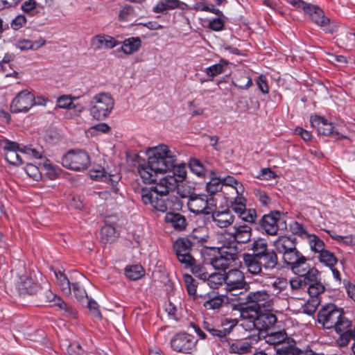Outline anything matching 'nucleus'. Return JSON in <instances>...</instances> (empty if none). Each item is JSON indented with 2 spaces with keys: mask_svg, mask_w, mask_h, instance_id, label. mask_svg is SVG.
Returning <instances> with one entry per match:
<instances>
[{
  "mask_svg": "<svg viewBox=\"0 0 355 355\" xmlns=\"http://www.w3.org/2000/svg\"><path fill=\"white\" fill-rule=\"evenodd\" d=\"M173 175H167L162 178L158 183L150 187L141 188L139 193L143 203L150 205L153 209L165 212L168 209L166 196L178 186V182L182 181L187 175L184 164H176L171 168Z\"/></svg>",
  "mask_w": 355,
  "mask_h": 355,
  "instance_id": "f257e3e1",
  "label": "nucleus"
},
{
  "mask_svg": "<svg viewBox=\"0 0 355 355\" xmlns=\"http://www.w3.org/2000/svg\"><path fill=\"white\" fill-rule=\"evenodd\" d=\"M147 154V162L140 164L137 168L140 177L146 184L155 182L158 174L170 171L177 162L175 152L164 144L149 149Z\"/></svg>",
  "mask_w": 355,
  "mask_h": 355,
  "instance_id": "f03ea898",
  "label": "nucleus"
},
{
  "mask_svg": "<svg viewBox=\"0 0 355 355\" xmlns=\"http://www.w3.org/2000/svg\"><path fill=\"white\" fill-rule=\"evenodd\" d=\"M235 320H227L221 322L219 324H214L211 320H205L202 323L203 329L209 332L211 336L218 339L223 345L229 347L228 352L230 354L243 355L252 352V344L248 341L235 340L230 342L227 338L236 325Z\"/></svg>",
  "mask_w": 355,
  "mask_h": 355,
  "instance_id": "7ed1b4c3",
  "label": "nucleus"
},
{
  "mask_svg": "<svg viewBox=\"0 0 355 355\" xmlns=\"http://www.w3.org/2000/svg\"><path fill=\"white\" fill-rule=\"evenodd\" d=\"M317 322L323 329H334L339 336L350 324L343 308L334 303H327L321 306L317 313Z\"/></svg>",
  "mask_w": 355,
  "mask_h": 355,
  "instance_id": "20e7f679",
  "label": "nucleus"
},
{
  "mask_svg": "<svg viewBox=\"0 0 355 355\" xmlns=\"http://www.w3.org/2000/svg\"><path fill=\"white\" fill-rule=\"evenodd\" d=\"M182 189L178 187V193L186 200L188 209L191 212L196 215L211 214L212 207L216 206V200L213 196L205 193L196 194L190 191L186 192Z\"/></svg>",
  "mask_w": 355,
  "mask_h": 355,
  "instance_id": "39448f33",
  "label": "nucleus"
},
{
  "mask_svg": "<svg viewBox=\"0 0 355 355\" xmlns=\"http://www.w3.org/2000/svg\"><path fill=\"white\" fill-rule=\"evenodd\" d=\"M89 105L91 116L96 120L103 121L112 112L114 100L110 93L100 92L93 96Z\"/></svg>",
  "mask_w": 355,
  "mask_h": 355,
  "instance_id": "423d86ee",
  "label": "nucleus"
},
{
  "mask_svg": "<svg viewBox=\"0 0 355 355\" xmlns=\"http://www.w3.org/2000/svg\"><path fill=\"white\" fill-rule=\"evenodd\" d=\"M244 303L251 304L256 311L272 309L275 297L269 291L262 289L248 292L244 297Z\"/></svg>",
  "mask_w": 355,
  "mask_h": 355,
  "instance_id": "0eeeda50",
  "label": "nucleus"
},
{
  "mask_svg": "<svg viewBox=\"0 0 355 355\" xmlns=\"http://www.w3.org/2000/svg\"><path fill=\"white\" fill-rule=\"evenodd\" d=\"M64 167L76 171L87 169L90 164L88 153L83 150H69L62 157Z\"/></svg>",
  "mask_w": 355,
  "mask_h": 355,
  "instance_id": "6e6552de",
  "label": "nucleus"
},
{
  "mask_svg": "<svg viewBox=\"0 0 355 355\" xmlns=\"http://www.w3.org/2000/svg\"><path fill=\"white\" fill-rule=\"evenodd\" d=\"M198 340L191 334L180 332L171 340V347L176 352L192 354L197 351Z\"/></svg>",
  "mask_w": 355,
  "mask_h": 355,
  "instance_id": "1a4fd4ad",
  "label": "nucleus"
},
{
  "mask_svg": "<svg viewBox=\"0 0 355 355\" xmlns=\"http://www.w3.org/2000/svg\"><path fill=\"white\" fill-rule=\"evenodd\" d=\"M237 259L236 249L228 248L226 243H224L218 254L211 259L210 263L216 270L225 271Z\"/></svg>",
  "mask_w": 355,
  "mask_h": 355,
  "instance_id": "9d476101",
  "label": "nucleus"
},
{
  "mask_svg": "<svg viewBox=\"0 0 355 355\" xmlns=\"http://www.w3.org/2000/svg\"><path fill=\"white\" fill-rule=\"evenodd\" d=\"M284 223L282 214L279 211H271L264 214L259 220V228L261 231L270 236L278 234L280 226Z\"/></svg>",
  "mask_w": 355,
  "mask_h": 355,
  "instance_id": "9b49d317",
  "label": "nucleus"
},
{
  "mask_svg": "<svg viewBox=\"0 0 355 355\" xmlns=\"http://www.w3.org/2000/svg\"><path fill=\"white\" fill-rule=\"evenodd\" d=\"M304 11L309 15L312 21L322 28L325 33L332 34L337 31V26L331 24L330 19L324 15V12L319 6L309 3Z\"/></svg>",
  "mask_w": 355,
  "mask_h": 355,
  "instance_id": "f8f14e48",
  "label": "nucleus"
},
{
  "mask_svg": "<svg viewBox=\"0 0 355 355\" xmlns=\"http://www.w3.org/2000/svg\"><path fill=\"white\" fill-rule=\"evenodd\" d=\"M310 122L313 128H316L320 135L328 137H335L336 139H345L348 137L340 133L334 124L327 119L318 115L311 116Z\"/></svg>",
  "mask_w": 355,
  "mask_h": 355,
  "instance_id": "ddd939ff",
  "label": "nucleus"
},
{
  "mask_svg": "<svg viewBox=\"0 0 355 355\" xmlns=\"http://www.w3.org/2000/svg\"><path fill=\"white\" fill-rule=\"evenodd\" d=\"M35 105V96L27 89L19 92L10 103V110L13 113L27 112Z\"/></svg>",
  "mask_w": 355,
  "mask_h": 355,
  "instance_id": "4468645a",
  "label": "nucleus"
},
{
  "mask_svg": "<svg viewBox=\"0 0 355 355\" xmlns=\"http://www.w3.org/2000/svg\"><path fill=\"white\" fill-rule=\"evenodd\" d=\"M234 232L227 233L228 240L225 241L228 248H235V243L245 244L250 241L252 229L248 225H241L234 227Z\"/></svg>",
  "mask_w": 355,
  "mask_h": 355,
  "instance_id": "2eb2a0df",
  "label": "nucleus"
},
{
  "mask_svg": "<svg viewBox=\"0 0 355 355\" xmlns=\"http://www.w3.org/2000/svg\"><path fill=\"white\" fill-rule=\"evenodd\" d=\"M178 260L182 265H189L193 257L191 252L196 249L187 238L178 239L173 245Z\"/></svg>",
  "mask_w": 355,
  "mask_h": 355,
  "instance_id": "dca6fc26",
  "label": "nucleus"
},
{
  "mask_svg": "<svg viewBox=\"0 0 355 355\" xmlns=\"http://www.w3.org/2000/svg\"><path fill=\"white\" fill-rule=\"evenodd\" d=\"M225 278V289L227 291H232L243 288L246 284L243 273L239 269H231L224 273Z\"/></svg>",
  "mask_w": 355,
  "mask_h": 355,
  "instance_id": "f3484780",
  "label": "nucleus"
},
{
  "mask_svg": "<svg viewBox=\"0 0 355 355\" xmlns=\"http://www.w3.org/2000/svg\"><path fill=\"white\" fill-rule=\"evenodd\" d=\"M258 315L254 321V327L260 331L268 330L274 327L277 322V318L273 308L268 310L258 311Z\"/></svg>",
  "mask_w": 355,
  "mask_h": 355,
  "instance_id": "a211bd4d",
  "label": "nucleus"
},
{
  "mask_svg": "<svg viewBox=\"0 0 355 355\" xmlns=\"http://www.w3.org/2000/svg\"><path fill=\"white\" fill-rule=\"evenodd\" d=\"M282 260L283 263L288 268H290L293 272H299L303 271L302 268L305 266L308 258L298 249H296Z\"/></svg>",
  "mask_w": 355,
  "mask_h": 355,
  "instance_id": "6ab92c4d",
  "label": "nucleus"
},
{
  "mask_svg": "<svg viewBox=\"0 0 355 355\" xmlns=\"http://www.w3.org/2000/svg\"><path fill=\"white\" fill-rule=\"evenodd\" d=\"M120 44L121 42L116 40L114 37L106 34L96 35L92 37L90 41L91 48L94 51L112 49Z\"/></svg>",
  "mask_w": 355,
  "mask_h": 355,
  "instance_id": "aec40b11",
  "label": "nucleus"
},
{
  "mask_svg": "<svg viewBox=\"0 0 355 355\" xmlns=\"http://www.w3.org/2000/svg\"><path fill=\"white\" fill-rule=\"evenodd\" d=\"M274 247L277 253L282 255V259L294 252L297 248V239L291 236H279L274 241Z\"/></svg>",
  "mask_w": 355,
  "mask_h": 355,
  "instance_id": "412c9836",
  "label": "nucleus"
},
{
  "mask_svg": "<svg viewBox=\"0 0 355 355\" xmlns=\"http://www.w3.org/2000/svg\"><path fill=\"white\" fill-rule=\"evenodd\" d=\"M17 288L20 295H35L42 288L40 284L28 275L20 276L17 283Z\"/></svg>",
  "mask_w": 355,
  "mask_h": 355,
  "instance_id": "4be33fe9",
  "label": "nucleus"
},
{
  "mask_svg": "<svg viewBox=\"0 0 355 355\" xmlns=\"http://www.w3.org/2000/svg\"><path fill=\"white\" fill-rule=\"evenodd\" d=\"M90 175L92 178L95 180H101L107 184L110 187L112 191L116 194L119 191V182L121 177L119 173L107 174L104 169L91 171Z\"/></svg>",
  "mask_w": 355,
  "mask_h": 355,
  "instance_id": "5701e85b",
  "label": "nucleus"
},
{
  "mask_svg": "<svg viewBox=\"0 0 355 355\" xmlns=\"http://www.w3.org/2000/svg\"><path fill=\"white\" fill-rule=\"evenodd\" d=\"M197 302L199 304H202L207 310H216L222 306L224 298L223 295L211 291L205 295H199V300Z\"/></svg>",
  "mask_w": 355,
  "mask_h": 355,
  "instance_id": "b1692460",
  "label": "nucleus"
},
{
  "mask_svg": "<svg viewBox=\"0 0 355 355\" xmlns=\"http://www.w3.org/2000/svg\"><path fill=\"white\" fill-rule=\"evenodd\" d=\"M211 213L212 221L220 228H227L234 222L235 217L229 209H225L223 211H211Z\"/></svg>",
  "mask_w": 355,
  "mask_h": 355,
  "instance_id": "393cba45",
  "label": "nucleus"
},
{
  "mask_svg": "<svg viewBox=\"0 0 355 355\" xmlns=\"http://www.w3.org/2000/svg\"><path fill=\"white\" fill-rule=\"evenodd\" d=\"M186 238L196 249L207 242L209 239L208 229L203 226L198 227L193 229L192 232Z\"/></svg>",
  "mask_w": 355,
  "mask_h": 355,
  "instance_id": "a878e982",
  "label": "nucleus"
},
{
  "mask_svg": "<svg viewBox=\"0 0 355 355\" xmlns=\"http://www.w3.org/2000/svg\"><path fill=\"white\" fill-rule=\"evenodd\" d=\"M265 342L270 345H273L275 351L277 349L284 346L289 345L286 340L288 335L285 330H279L267 334L265 337Z\"/></svg>",
  "mask_w": 355,
  "mask_h": 355,
  "instance_id": "bb28decb",
  "label": "nucleus"
},
{
  "mask_svg": "<svg viewBox=\"0 0 355 355\" xmlns=\"http://www.w3.org/2000/svg\"><path fill=\"white\" fill-rule=\"evenodd\" d=\"M6 160L10 164L19 166L20 162L15 159V150L19 148V144L17 142L4 139L1 143Z\"/></svg>",
  "mask_w": 355,
  "mask_h": 355,
  "instance_id": "cd10ccee",
  "label": "nucleus"
},
{
  "mask_svg": "<svg viewBox=\"0 0 355 355\" xmlns=\"http://www.w3.org/2000/svg\"><path fill=\"white\" fill-rule=\"evenodd\" d=\"M232 83L239 89H248L252 85V80L249 73L244 69L236 71Z\"/></svg>",
  "mask_w": 355,
  "mask_h": 355,
  "instance_id": "c85d7f7f",
  "label": "nucleus"
},
{
  "mask_svg": "<svg viewBox=\"0 0 355 355\" xmlns=\"http://www.w3.org/2000/svg\"><path fill=\"white\" fill-rule=\"evenodd\" d=\"M243 260L245 266L250 273L257 275L261 272L263 267L259 257L252 254L244 253L243 254Z\"/></svg>",
  "mask_w": 355,
  "mask_h": 355,
  "instance_id": "c756f323",
  "label": "nucleus"
},
{
  "mask_svg": "<svg viewBox=\"0 0 355 355\" xmlns=\"http://www.w3.org/2000/svg\"><path fill=\"white\" fill-rule=\"evenodd\" d=\"M121 44L122 45L116 50L117 52L132 55L139 50L141 46V40L139 37H131L125 39Z\"/></svg>",
  "mask_w": 355,
  "mask_h": 355,
  "instance_id": "7c9ffc66",
  "label": "nucleus"
},
{
  "mask_svg": "<svg viewBox=\"0 0 355 355\" xmlns=\"http://www.w3.org/2000/svg\"><path fill=\"white\" fill-rule=\"evenodd\" d=\"M164 220L166 223L171 224L177 231L184 230L187 225L185 217L179 213L167 212L165 215Z\"/></svg>",
  "mask_w": 355,
  "mask_h": 355,
  "instance_id": "2f4dec72",
  "label": "nucleus"
},
{
  "mask_svg": "<svg viewBox=\"0 0 355 355\" xmlns=\"http://www.w3.org/2000/svg\"><path fill=\"white\" fill-rule=\"evenodd\" d=\"M262 267L266 270L275 269L278 264L277 252L268 250L259 256Z\"/></svg>",
  "mask_w": 355,
  "mask_h": 355,
  "instance_id": "473e14b6",
  "label": "nucleus"
},
{
  "mask_svg": "<svg viewBox=\"0 0 355 355\" xmlns=\"http://www.w3.org/2000/svg\"><path fill=\"white\" fill-rule=\"evenodd\" d=\"M186 3L180 0H162L159 1L153 8L155 13H164L169 10L183 8Z\"/></svg>",
  "mask_w": 355,
  "mask_h": 355,
  "instance_id": "72a5a7b5",
  "label": "nucleus"
},
{
  "mask_svg": "<svg viewBox=\"0 0 355 355\" xmlns=\"http://www.w3.org/2000/svg\"><path fill=\"white\" fill-rule=\"evenodd\" d=\"M302 270L304 271L294 273L300 275L303 282H305L306 286L319 280V271L315 267L310 268L307 262L305 266L302 268Z\"/></svg>",
  "mask_w": 355,
  "mask_h": 355,
  "instance_id": "f704fd0d",
  "label": "nucleus"
},
{
  "mask_svg": "<svg viewBox=\"0 0 355 355\" xmlns=\"http://www.w3.org/2000/svg\"><path fill=\"white\" fill-rule=\"evenodd\" d=\"M183 282L185 288L189 297L193 300H199V295H197L198 282L189 274L183 275Z\"/></svg>",
  "mask_w": 355,
  "mask_h": 355,
  "instance_id": "c9c22d12",
  "label": "nucleus"
},
{
  "mask_svg": "<svg viewBox=\"0 0 355 355\" xmlns=\"http://www.w3.org/2000/svg\"><path fill=\"white\" fill-rule=\"evenodd\" d=\"M355 338V325L353 326L352 320L350 324L341 334H340L337 339V344L339 347L347 346L352 338Z\"/></svg>",
  "mask_w": 355,
  "mask_h": 355,
  "instance_id": "e433bc0d",
  "label": "nucleus"
},
{
  "mask_svg": "<svg viewBox=\"0 0 355 355\" xmlns=\"http://www.w3.org/2000/svg\"><path fill=\"white\" fill-rule=\"evenodd\" d=\"M183 266L186 269H189L191 272L200 279L205 281L206 277H208L209 273L206 271L205 266L200 263H197L194 257L189 266L184 264Z\"/></svg>",
  "mask_w": 355,
  "mask_h": 355,
  "instance_id": "4c0bfd02",
  "label": "nucleus"
},
{
  "mask_svg": "<svg viewBox=\"0 0 355 355\" xmlns=\"http://www.w3.org/2000/svg\"><path fill=\"white\" fill-rule=\"evenodd\" d=\"M228 62L221 59L220 62L217 64H214L211 65L205 69V72L207 75V76L210 77L213 80V78L223 73H224L227 67Z\"/></svg>",
  "mask_w": 355,
  "mask_h": 355,
  "instance_id": "58836bf2",
  "label": "nucleus"
},
{
  "mask_svg": "<svg viewBox=\"0 0 355 355\" xmlns=\"http://www.w3.org/2000/svg\"><path fill=\"white\" fill-rule=\"evenodd\" d=\"M57 283L60 288L62 293L65 295H69L71 293V284L64 272L61 271H54Z\"/></svg>",
  "mask_w": 355,
  "mask_h": 355,
  "instance_id": "ea45409f",
  "label": "nucleus"
},
{
  "mask_svg": "<svg viewBox=\"0 0 355 355\" xmlns=\"http://www.w3.org/2000/svg\"><path fill=\"white\" fill-rule=\"evenodd\" d=\"M101 236L104 243H112L119 237V234L114 226L105 224L101 230Z\"/></svg>",
  "mask_w": 355,
  "mask_h": 355,
  "instance_id": "a19ab883",
  "label": "nucleus"
},
{
  "mask_svg": "<svg viewBox=\"0 0 355 355\" xmlns=\"http://www.w3.org/2000/svg\"><path fill=\"white\" fill-rule=\"evenodd\" d=\"M209 176L210 181L207 183L206 189L207 192L210 193L209 196H212V195L222 189L223 184L221 178H216L214 171H211L209 172Z\"/></svg>",
  "mask_w": 355,
  "mask_h": 355,
  "instance_id": "79ce46f5",
  "label": "nucleus"
},
{
  "mask_svg": "<svg viewBox=\"0 0 355 355\" xmlns=\"http://www.w3.org/2000/svg\"><path fill=\"white\" fill-rule=\"evenodd\" d=\"M318 259L320 263L329 268L335 266L338 263V259L335 254L325 249L319 253Z\"/></svg>",
  "mask_w": 355,
  "mask_h": 355,
  "instance_id": "37998d69",
  "label": "nucleus"
},
{
  "mask_svg": "<svg viewBox=\"0 0 355 355\" xmlns=\"http://www.w3.org/2000/svg\"><path fill=\"white\" fill-rule=\"evenodd\" d=\"M223 186L231 187L236 194H243L245 187L243 184L237 181L233 176L227 175L221 178Z\"/></svg>",
  "mask_w": 355,
  "mask_h": 355,
  "instance_id": "c03bdc74",
  "label": "nucleus"
},
{
  "mask_svg": "<svg viewBox=\"0 0 355 355\" xmlns=\"http://www.w3.org/2000/svg\"><path fill=\"white\" fill-rule=\"evenodd\" d=\"M144 273L145 271L141 265L127 266L125 269V274L127 278L133 281L139 279Z\"/></svg>",
  "mask_w": 355,
  "mask_h": 355,
  "instance_id": "a18cd8bd",
  "label": "nucleus"
},
{
  "mask_svg": "<svg viewBox=\"0 0 355 355\" xmlns=\"http://www.w3.org/2000/svg\"><path fill=\"white\" fill-rule=\"evenodd\" d=\"M308 240L311 250L315 252L320 253L324 250V243L317 235L309 234L306 238Z\"/></svg>",
  "mask_w": 355,
  "mask_h": 355,
  "instance_id": "49530a36",
  "label": "nucleus"
},
{
  "mask_svg": "<svg viewBox=\"0 0 355 355\" xmlns=\"http://www.w3.org/2000/svg\"><path fill=\"white\" fill-rule=\"evenodd\" d=\"M238 218L241 219L242 221L253 224L255 223L257 218V214L255 209L253 208H249L247 209L245 207L243 210L240 211L238 214H236Z\"/></svg>",
  "mask_w": 355,
  "mask_h": 355,
  "instance_id": "de8ad7c7",
  "label": "nucleus"
},
{
  "mask_svg": "<svg viewBox=\"0 0 355 355\" xmlns=\"http://www.w3.org/2000/svg\"><path fill=\"white\" fill-rule=\"evenodd\" d=\"M205 281L207 282V284L210 288L216 289L225 284V278L224 274L215 272L211 275L208 274V277H206Z\"/></svg>",
  "mask_w": 355,
  "mask_h": 355,
  "instance_id": "09e8293b",
  "label": "nucleus"
},
{
  "mask_svg": "<svg viewBox=\"0 0 355 355\" xmlns=\"http://www.w3.org/2000/svg\"><path fill=\"white\" fill-rule=\"evenodd\" d=\"M246 203L247 199L243 196V194H236V196L232 200H230V206L232 211L238 214L245 209Z\"/></svg>",
  "mask_w": 355,
  "mask_h": 355,
  "instance_id": "8fccbe9b",
  "label": "nucleus"
},
{
  "mask_svg": "<svg viewBox=\"0 0 355 355\" xmlns=\"http://www.w3.org/2000/svg\"><path fill=\"white\" fill-rule=\"evenodd\" d=\"M306 290L310 298H319V296L324 292L325 287L320 280H318L308 285Z\"/></svg>",
  "mask_w": 355,
  "mask_h": 355,
  "instance_id": "3c124183",
  "label": "nucleus"
},
{
  "mask_svg": "<svg viewBox=\"0 0 355 355\" xmlns=\"http://www.w3.org/2000/svg\"><path fill=\"white\" fill-rule=\"evenodd\" d=\"M189 168L191 171L198 178H205L208 173L202 164L197 159H191L189 162Z\"/></svg>",
  "mask_w": 355,
  "mask_h": 355,
  "instance_id": "603ef678",
  "label": "nucleus"
},
{
  "mask_svg": "<svg viewBox=\"0 0 355 355\" xmlns=\"http://www.w3.org/2000/svg\"><path fill=\"white\" fill-rule=\"evenodd\" d=\"M135 17L136 14L130 6H123L119 11L118 19L121 21H130Z\"/></svg>",
  "mask_w": 355,
  "mask_h": 355,
  "instance_id": "864d4df0",
  "label": "nucleus"
},
{
  "mask_svg": "<svg viewBox=\"0 0 355 355\" xmlns=\"http://www.w3.org/2000/svg\"><path fill=\"white\" fill-rule=\"evenodd\" d=\"M251 250L254 252L252 254L259 257L269 249L268 248V243L266 240L259 238L253 241Z\"/></svg>",
  "mask_w": 355,
  "mask_h": 355,
  "instance_id": "5fc2aeb1",
  "label": "nucleus"
},
{
  "mask_svg": "<svg viewBox=\"0 0 355 355\" xmlns=\"http://www.w3.org/2000/svg\"><path fill=\"white\" fill-rule=\"evenodd\" d=\"M286 355H315L316 352H313L311 349L307 347L302 349L292 345L284 346Z\"/></svg>",
  "mask_w": 355,
  "mask_h": 355,
  "instance_id": "6e6d98bb",
  "label": "nucleus"
},
{
  "mask_svg": "<svg viewBox=\"0 0 355 355\" xmlns=\"http://www.w3.org/2000/svg\"><path fill=\"white\" fill-rule=\"evenodd\" d=\"M71 288L76 300L81 304H84L87 300V295L85 290L79 284V283H72Z\"/></svg>",
  "mask_w": 355,
  "mask_h": 355,
  "instance_id": "4d7b16f0",
  "label": "nucleus"
},
{
  "mask_svg": "<svg viewBox=\"0 0 355 355\" xmlns=\"http://www.w3.org/2000/svg\"><path fill=\"white\" fill-rule=\"evenodd\" d=\"M42 170L45 172V175L50 180L55 179L58 175V168L53 166L49 159H46L43 164Z\"/></svg>",
  "mask_w": 355,
  "mask_h": 355,
  "instance_id": "13d9d810",
  "label": "nucleus"
},
{
  "mask_svg": "<svg viewBox=\"0 0 355 355\" xmlns=\"http://www.w3.org/2000/svg\"><path fill=\"white\" fill-rule=\"evenodd\" d=\"M56 304L61 310L64 311V315L65 316L76 318L77 311L71 305L67 304L59 297H58Z\"/></svg>",
  "mask_w": 355,
  "mask_h": 355,
  "instance_id": "bf43d9fd",
  "label": "nucleus"
},
{
  "mask_svg": "<svg viewBox=\"0 0 355 355\" xmlns=\"http://www.w3.org/2000/svg\"><path fill=\"white\" fill-rule=\"evenodd\" d=\"M21 10L31 16L39 15L37 10V3L35 0H26L21 4Z\"/></svg>",
  "mask_w": 355,
  "mask_h": 355,
  "instance_id": "052dcab7",
  "label": "nucleus"
},
{
  "mask_svg": "<svg viewBox=\"0 0 355 355\" xmlns=\"http://www.w3.org/2000/svg\"><path fill=\"white\" fill-rule=\"evenodd\" d=\"M290 230L293 234L297 235L302 239H306L309 234L304 225L297 221L290 225Z\"/></svg>",
  "mask_w": 355,
  "mask_h": 355,
  "instance_id": "680f3d73",
  "label": "nucleus"
},
{
  "mask_svg": "<svg viewBox=\"0 0 355 355\" xmlns=\"http://www.w3.org/2000/svg\"><path fill=\"white\" fill-rule=\"evenodd\" d=\"M289 284L293 292L297 293L300 291L306 290L307 286H306L305 282H303L300 275L292 278L289 281Z\"/></svg>",
  "mask_w": 355,
  "mask_h": 355,
  "instance_id": "e2e57ef3",
  "label": "nucleus"
},
{
  "mask_svg": "<svg viewBox=\"0 0 355 355\" xmlns=\"http://www.w3.org/2000/svg\"><path fill=\"white\" fill-rule=\"evenodd\" d=\"M25 171L34 180L38 181L42 179V171L34 164H27L25 166Z\"/></svg>",
  "mask_w": 355,
  "mask_h": 355,
  "instance_id": "0e129e2a",
  "label": "nucleus"
},
{
  "mask_svg": "<svg viewBox=\"0 0 355 355\" xmlns=\"http://www.w3.org/2000/svg\"><path fill=\"white\" fill-rule=\"evenodd\" d=\"M21 153L28 158L42 159V152L33 148L32 146H24L21 148Z\"/></svg>",
  "mask_w": 355,
  "mask_h": 355,
  "instance_id": "69168bd1",
  "label": "nucleus"
},
{
  "mask_svg": "<svg viewBox=\"0 0 355 355\" xmlns=\"http://www.w3.org/2000/svg\"><path fill=\"white\" fill-rule=\"evenodd\" d=\"M320 303L319 298H309L304 306V312L309 315H313Z\"/></svg>",
  "mask_w": 355,
  "mask_h": 355,
  "instance_id": "338daca9",
  "label": "nucleus"
},
{
  "mask_svg": "<svg viewBox=\"0 0 355 355\" xmlns=\"http://www.w3.org/2000/svg\"><path fill=\"white\" fill-rule=\"evenodd\" d=\"M258 313V311H254L251 304H249L241 310V315L243 318L252 320L253 322L255 320Z\"/></svg>",
  "mask_w": 355,
  "mask_h": 355,
  "instance_id": "774afa93",
  "label": "nucleus"
}]
</instances>
